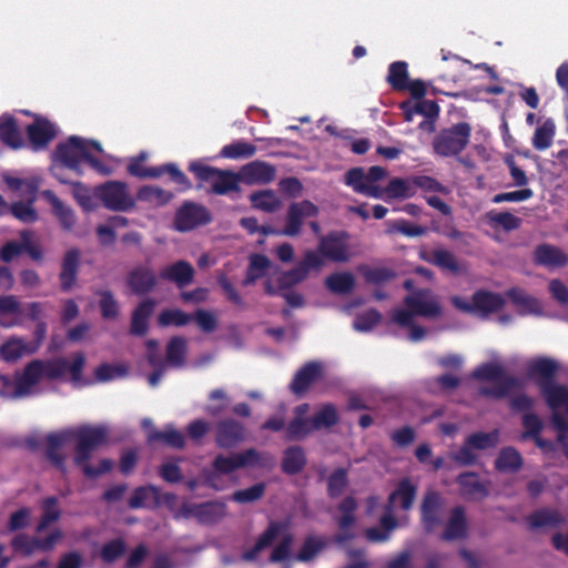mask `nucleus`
Segmentation results:
<instances>
[{"mask_svg":"<svg viewBox=\"0 0 568 568\" xmlns=\"http://www.w3.org/2000/svg\"><path fill=\"white\" fill-rule=\"evenodd\" d=\"M92 151L100 154L104 152L99 141L72 135L65 142L57 145L54 156L61 166L73 171L79 176L83 175L82 162L88 163L90 168L102 176L111 175L112 168L92 155Z\"/></svg>","mask_w":568,"mask_h":568,"instance_id":"1","label":"nucleus"},{"mask_svg":"<svg viewBox=\"0 0 568 568\" xmlns=\"http://www.w3.org/2000/svg\"><path fill=\"white\" fill-rule=\"evenodd\" d=\"M558 365L547 357H539L528 366L530 377H539L537 385L550 409L564 408L568 414V386L554 382Z\"/></svg>","mask_w":568,"mask_h":568,"instance_id":"2","label":"nucleus"},{"mask_svg":"<svg viewBox=\"0 0 568 568\" xmlns=\"http://www.w3.org/2000/svg\"><path fill=\"white\" fill-rule=\"evenodd\" d=\"M67 373V359L63 357L53 359H32L21 374L16 376L12 397H24L32 393L42 378L54 381Z\"/></svg>","mask_w":568,"mask_h":568,"instance_id":"3","label":"nucleus"},{"mask_svg":"<svg viewBox=\"0 0 568 568\" xmlns=\"http://www.w3.org/2000/svg\"><path fill=\"white\" fill-rule=\"evenodd\" d=\"M405 308L392 313V322L397 325H410L414 316L436 318L442 314V306L429 288H418L404 297Z\"/></svg>","mask_w":568,"mask_h":568,"instance_id":"4","label":"nucleus"},{"mask_svg":"<svg viewBox=\"0 0 568 568\" xmlns=\"http://www.w3.org/2000/svg\"><path fill=\"white\" fill-rule=\"evenodd\" d=\"M473 378L478 381H489L496 383L494 387H481L479 394L485 397L501 399L509 393L521 387L518 377L507 375L504 367L495 363H485L476 367L471 373Z\"/></svg>","mask_w":568,"mask_h":568,"instance_id":"5","label":"nucleus"},{"mask_svg":"<svg viewBox=\"0 0 568 568\" xmlns=\"http://www.w3.org/2000/svg\"><path fill=\"white\" fill-rule=\"evenodd\" d=\"M67 430L70 442H75L73 462L78 467L89 462L93 452L108 442L109 430L103 425H82Z\"/></svg>","mask_w":568,"mask_h":568,"instance_id":"6","label":"nucleus"},{"mask_svg":"<svg viewBox=\"0 0 568 568\" xmlns=\"http://www.w3.org/2000/svg\"><path fill=\"white\" fill-rule=\"evenodd\" d=\"M189 171L201 182L211 183V192L217 195H225L230 192H240L241 174L230 170H221L210 166L200 161L189 164Z\"/></svg>","mask_w":568,"mask_h":568,"instance_id":"7","label":"nucleus"},{"mask_svg":"<svg viewBox=\"0 0 568 568\" xmlns=\"http://www.w3.org/2000/svg\"><path fill=\"white\" fill-rule=\"evenodd\" d=\"M273 463V457L268 453H260L255 448H247L240 453L229 456L219 454L212 462L214 471L219 475H229L233 471L253 466L266 467Z\"/></svg>","mask_w":568,"mask_h":568,"instance_id":"8","label":"nucleus"},{"mask_svg":"<svg viewBox=\"0 0 568 568\" xmlns=\"http://www.w3.org/2000/svg\"><path fill=\"white\" fill-rule=\"evenodd\" d=\"M471 126L467 122H458L450 128L443 129L434 138L433 148L436 154L454 156L465 150L469 143Z\"/></svg>","mask_w":568,"mask_h":568,"instance_id":"9","label":"nucleus"},{"mask_svg":"<svg viewBox=\"0 0 568 568\" xmlns=\"http://www.w3.org/2000/svg\"><path fill=\"white\" fill-rule=\"evenodd\" d=\"M146 159V153L142 152L138 156L132 158L126 166L130 175L139 179H158L163 174H169L170 179L182 186L183 190H190L192 183L187 176L178 168L175 163H165L160 166L145 168L143 162Z\"/></svg>","mask_w":568,"mask_h":568,"instance_id":"10","label":"nucleus"},{"mask_svg":"<svg viewBox=\"0 0 568 568\" xmlns=\"http://www.w3.org/2000/svg\"><path fill=\"white\" fill-rule=\"evenodd\" d=\"M94 195L111 211L126 212L135 206L126 183L121 181H108L95 186Z\"/></svg>","mask_w":568,"mask_h":568,"instance_id":"11","label":"nucleus"},{"mask_svg":"<svg viewBox=\"0 0 568 568\" xmlns=\"http://www.w3.org/2000/svg\"><path fill=\"white\" fill-rule=\"evenodd\" d=\"M324 265V261L320 253L308 250L297 265L288 271L280 274L277 277V286L281 291L288 290L307 278L312 270H320Z\"/></svg>","mask_w":568,"mask_h":568,"instance_id":"12","label":"nucleus"},{"mask_svg":"<svg viewBox=\"0 0 568 568\" xmlns=\"http://www.w3.org/2000/svg\"><path fill=\"white\" fill-rule=\"evenodd\" d=\"M211 212L202 204L184 202L175 212L174 227L179 232H189L212 222Z\"/></svg>","mask_w":568,"mask_h":568,"instance_id":"13","label":"nucleus"},{"mask_svg":"<svg viewBox=\"0 0 568 568\" xmlns=\"http://www.w3.org/2000/svg\"><path fill=\"white\" fill-rule=\"evenodd\" d=\"M351 234L347 231H331L326 235L321 236L318 250L322 258L333 262L344 263L351 257L348 253V241Z\"/></svg>","mask_w":568,"mask_h":568,"instance_id":"14","label":"nucleus"},{"mask_svg":"<svg viewBox=\"0 0 568 568\" xmlns=\"http://www.w3.org/2000/svg\"><path fill=\"white\" fill-rule=\"evenodd\" d=\"M247 430L244 424L233 417L220 419L215 424L214 442L221 449H233L244 443Z\"/></svg>","mask_w":568,"mask_h":568,"instance_id":"15","label":"nucleus"},{"mask_svg":"<svg viewBox=\"0 0 568 568\" xmlns=\"http://www.w3.org/2000/svg\"><path fill=\"white\" fill-rule=\"evenodd\" d=\"M125 284L132 294L144 296L152 293L158 287L159 282L151 266L139 264L128 272Z\"/></svg>","mask_w":568,"mask_h":568,"instance_id":"16","label":"nucleus"},{"mask_svg":"<svg viewBox=\"0 0 568 568\" xmlns=\"http://www.w3.org/2000/svg\"><path fill=\"white\" fill-rule=\"evenodd\" d=\"M183 517L195 518L200 524L211 525L225 516L226 506L220 501H204L201 504H183L180 508Z\"/></svg>","mask_w":568,"mask_h":568,"instance_id":"17","label":"nucleus"},{"mask_svg":"<svg viewBox=\"0 0 568 568\" xmlns=\"http://www.w3.org/2000/svg\"><path fill=\"white\" fill-rule=\"evenodd\" d=\"M68 430L52 432L44 437V457L63 476L68 469L65 465L67 456L62 452L63 446L69 443Z\"/></svg>","mask_w":568,"mask_h":568,"instance_id":"18","label":"nucleus"},{"mask_svg":"<svg viewBox=\"0 0 568 568\" xmlns=\"http://www.w3.org/2000/svg\"><path fill=\"white\" fill-rule=\"evenodd\" d=\"M318 214V207L308 200L294 202L288 206L286 225L281 234L286 236H296L301 233L303 221L306 217H315Z\"/></svg>","mask_w":568,"mask_h":568,"instance_id":"19","label":"nucleus"},{"mask_svg":"<svg viewBox=\"0 0 568 568\" xmlns=\"http://www.w3.org/2000/svg\"><path fill=\"white\" fill-rule=\"evenodd\" d=\"M443 498L439 493L428 490L420 505V521L424 530L430 534L442 524Z\"/></svg>","mask_w":568,"mask_h":568,"instance_id":"20","label":"nucleus"},{"mask_svg":"<svg viewBox=\"0 0 568 568\" xmlns=\"http://www.w3.org/2000/svg\"><path fill=\"white\" fill-rule=\"evenodd\" d=\"M417 486L409 478H403L398 481L396 488L389 494L385 511L392 514L395 509L408 511L416 499Z\"/></svg>","mask_w":568,"mask_h":568,"instance_id":"21","label":"nucleus"},{"mask_svg":"<svg viewBox=\"0 0 568 568\" xmlns=\"http://www.w3.org/2000/svg\"><path fill=\"white\" fill-rule=\"evenodd\" d=\"M80 266V250L75 247L68 250L62 257L59 273L60 290L62 292H70L77 285Z\"/></svg>","mask_w":568,"mask_h":568,"instance_id":"22","label":"nucleus"},{"mask_svg":"<svg viewBox=\"0 0 568 568\" xmlns=\"http://www.w3.org/2000/svg\"><path fill=\"white\" fill-rule=\"evenodd\" d=\"M26 131L34 151L45 149L57 135L54 125L45 118H36L32 123L28 124Z\"/></svg>","mask_w":568,"mask_h":568,"instance_id":"23","label":"nucleus"},{"mask_svg":"<svg viewBox=\"0 0 568 568\" xmlns=\"http://www.w3.org/2000/svg\"><path fill=\"white\" fill-rule=\"evenodd\" d=\"M321 376V364L317 362H307L295 373L290 383V390L292 394L300 397L304 395Z\"/></svg>","mask_w":568,"mask_h":568,"instance_id":"24","label":"nucleus"},{"mask_svg":"<svg viewBox=\"0 0 568 568\" xmlns=\"http://www.w3.org/2000/svg\"><path fill=\"white\" fill-rule=\"evenodd\" d=\"M287 529V524L278 520L268 523L266 529L260 535L254 546L242 554V559L247 562L255 561L262 550L270 547L283 530Z\"/></svg>","mask_w":568,"mask_h":568,"instance_id":"25","label":"nucleus"},{"mask_svg":"<svg viewBox=\"0 0 568 568\" xmlns=\"http://www.w3.org/2000/svg\"><path fill=\"white\" fill-rule=\"evenodd\" d=\"M342 516L337 519V526L342 530L336 535L335 541L343 544L354 538V534L349 531L356 523L355 511L357 509V501L353 496L345 497L337 506Z\"/></svg>","mask_w":568,"mask_h":568,"instance_id":"26","label":"nucleus"},{"mask_svg":"<svg viewBox=\"0 0 568 568\" xmlns=\"http://www.w3.org/2000/svg\"><path fill=\"white\" fill-rule=\"evenodd\" d=\"M156 306V301L152 297L142 300L132 311L130 322V334L142 337L149 331V321Z\"/></svg>","mask_w":568,"mask_h":568,"instance_id":"27","label":"nucleus"},{"mask_svg":"<svg viewBox=\"0 0 568 568\" xmlns=\"http://www.w3.org/2000/svg\"><path fill=\"white\" fill-rule=\"evenodd\" d=\"M534 262L548 268H560L568 264V255L558 246L542 243L534 250Z\"/></svg>","mask_w":568,"mask_h":568,"instance_id":"28","label":"nucleus"},{"mask_svg":"<svg viewBox=\"0 0 568 568\" xmlns=\"http://www.w3.org/2000/svg\"><path fill=\"white\" fill-rule=\"evenodd\" d=\"M194 274L195 271L192 264L180 260L163 267L160 272V277L174 283L179 288H183L193 282Z\"/></svg>","mask_w":568,"mask_h":568,"instance_id":"29","label":"nucleus"},{"mask_svg":"<svg viewBox=\"0 0 568 568\" xmlns=\"http://www.w3.org/2000/svg\"><path fill=\"white\" fill-rule=\"evenodd\" d=\"M460 495L468 500H481L489 495L488 487L479 479L477 473L466 471L456 478Z\"/></svg>","mask_w":568,"mask_h":568,"instance_id":"30","label":"nucleus"},{"mask_svg":"<svg viewBox=\"0 0 568 568\" xmlns=\"http://www.w3.org/2000/svg\"><path fill=\"white\" fill-rule=\"evenodd\" d=\"M467 534V518L466 511L463 506H455L449 514L448 521L440 539L445 541H453L463 539Z\"/></svg>","mask_w":568,"mask_h":568,"instance_id":"31","label":"nucleus"},{"mask_svg":"<svg viewBox=\"0 0 568 568\" xmlns=\"http://www.w3.org/2000/svg\"><path fill=\"white\" fill-rule=\"evenodd\" d=\"M241 176L248 184H267L275 179V169L263 161H254L244 165Z\"/></svg>","mask_w":568,"mask_h":568,"instance_id":"32","label":"nucleus"},{"mask_svg":"<svg viewBox=\"0 0 568 568\" xmlns=\"http://www.w3.org/2000/svg\"><path fill=\"white\" fill-rule=\"evenodd\" d=\"M160 504V489L153 485L136 487L128 500L130 509L155 508Z\"/></svg>","mask_w":568,"mask_h":568,"instance_id":"33","label":"nucleus"},{"mask_svg":"<svg viewBox=\"0 0 568 568\" xmlns=\"http://www.w3.org/2000/svg\"><path fill=\"white\" fill-rule=\"evenodd\" d=\"M0 141L2 144L18 150L26 145L23 136L18 128L17 120L10 114L0 116Z\"/></svg>","mask_w":568,"mask_h":568,"instance_id":"34","label":"nucleus"},{"mask_svg":"<svg viewBox=\"0 0 568 568\" xmlns=\"http://www.w3.org/2000/svg\"><path fill=\"white\" fill-rule=\"evenodd\" d=\"M475 305V313L481 315H489L500 311L504 307L505 301L498 293H493L486 290H478L471 297Z\"/></svg>","mask_w":568,"mask_h":568,"instance_id":"35","label":"nucleus"},{"mask_svg":"<svg viewBox=\"0 0 568 568\" xmlns=\"http://www.w3.org/2000/svg\"><path fill=\"white\" fill-rule=\"evenodd\" d=\"M42 197L51 204L52 211L58 217L61 226L65 231H71L77 222L73 210L65 206L63 202L57 196V194L51 190L42 191Z\"/></svg>","mask_w":568,"mask_h":568,"instance_id":"36","label":"nucleus"},{"mask_svg":"<svg viewBox=\"0 0 568 568\" xmlns=\"http://www.w3.org/2000/svg\"><path fill=\"white\" fill-rule=\"evenodd\" d=\"M423 258L436 267L443 271H449L452 274L462 273V266L455 256V254L446 248L438 247L434 248L427 255H424Z\"/></svg>","mask_w":568,"mask_h":568,"instance_id":"37","label":"nucleus"},{"mask_svg":"<svg viewBox=\"0 0 568 568\" xmlns=\"http://www.w3.org/2000/svg\"><path fill=\"white\" fill-rule=\"evenodd\" d=\"M41 517L36 527L37 532L44 531L50 525L57 523L61 518V509L59 508V499L55 496H49L41 500Z\"/></svg>","mask_w":568,"mask_h":568,"instance_id":"38","label":"nucleus"},{"mask_svg":"<svg viewBox=\"0 0 568 568\" xmlns=\"http://www.w3.org/2000/svg\"><path fill=\"white\" fill-rule=\"evenodd\" d=\"M523 457L520 453L511 446L499 450L495 459V468L500 473H517L523 467Z\"/></svg>","mask_w":568,"mask_h":568,"instance_id":"39","label":"nucleus"},{"mask_svg":"<svg viewBox=\"0 0 568 568\" xmlns=\"http://www.w3.org/2000/svg\"><path fill=\"white\" fill-rule=\"evenodd\" d=\"M306 465V456L303 447L290 446L284 450L282 471L286 475H296Z\"/></svg>","mask_w":568,"mask_h":568,"instance_id":"40","label":"nucleus"},{"mask_svg":"<svg viewBox=\"0 0 568 568\" xmlns=\"http://www.w3.org/2000/svg\"><path fill=\"white\" fill-rule=\"evenodd\" d=\"M174 194L156 185H143L138 190L136 199L155 206L168 204Z\"/></svg>","mask_w":568,"mask_h":568,"instance_id":"41","label":"nucleus"},{"mask_svg":"<svg viewBox=\"0 0 568 568\" xmlns=\"http://www.w3.org/2000/svg\"><path fill=\"white\" fill-rule=\"evenodd\" d=\"M379 527H371L365 531V537L372 542H384L389 539L390 532L397 527V520L394 515L385 514L379 519Z\"/></svg>","mask_w":568,"mask_h":568,"instance_id":"42","label":"nucleus"},{"mask_svg":"<svg viewBox=\"0 0 568 568\" xmlns=\"http://www.w3.org/2000/svg\"><path fill=\"white\" fill-rule=\"evenodd\" d=\"M556 134V124L551 118L546 119L537 129L532 135V146L537 151H545L552 145V141Z\"/></svg>","mask_w":568,"mask_h":568,"instance_id":"43","label":"nucleus"},{"mask_svg":"<svg viewBox=\"0 0 568 568\" xmlns=\"http://www.w3.org/2000/svg\"><path fill=\"white\" fill-rule=\"evenodd\" d=\"M149 442H162L166 446L182 449L185 446L184 435L175 429L172 425L166 426L163 430H153L148 436Z\"/></svg>","mask_w":568,"mask_h":568,"instance_id":"44","label":"nucleus"},{"mask_svg":"<svg viewBox=\"0 0 568 568\" xmlns=\"http://www.w3.org/2000/svg\"><path fill=\"white\" fill-rule=\"evenodd\" d=\"M270 266L271 262L266 255L252 254L250 256V263L245 278L243 280V285L247 286L255 283L267 273Z\"/></svg>","mask_w":568,"mask_h":568,"instance_id":"45","label":"nucleus"},{"mask_svg":"<svg viewBox=\"0 0 568 568\" xmlns=\"http://www.w3.org/2000/svg\"><path fill=\"white\" fill-rule=\"evenodd\" d=\"M326 547V542L322 537L318 536H307L300 550L295 555L294 559L300 562H310L317 555H320L324 548Z\"/></svg>","mask_w":568,"mask_h":568,"instance_id":"46","label":"nucleus"},{"mask_svg":"<svg viewBox=\"0 0 568 568\" xmlns=\"http://www.w3.org/2000/svg\"><path fill=\"white\" fill-rule=\"evenodd\" d=\"M251 204L254 209L273 213L281 206V200L273 190H263L253 192L250 195Z\"/></svg>","mask_w":568,"mask_h":568,"instance_id":"47","label":"nucleus"},{"mask_svg":"<svg viewBox=\"0 0 568 568\" xmlns=\"http://www.w3.org/2000/svg\"><path fill=\"white\" fill-rule=\"evenodd\" d=\"M326 287L334 294H348L355 287V277L352 273H333L325 280Z\"/></svg>","mask_w":568,"mask_h":568,"instance_id":"48","label":"nucleus"},{"mask_svg":"<svg viewBox=\"0 0 568 568\" xmlns=\"http://www.w3.org/2000/svg\"><path fill=\"white\" fill-rule=\"evenodd\" d=\"M408 79V64L405 61H395L389 64L386 80L393 90L405 91Z\"/></svg>","mask_w":568,"mask_h":568,"instance_id":"49","label":"nucleus"},{"mask_svg":"<svg viewBox=\"0 0 568 568\" xmlns=\"http://www.w3.org/2000/svg\"><path fill=\"white\" fill-rule=\"evenodd\" d=\"M256 153V146L244 140H237L230 144L224 145L220 155L224 159H250Z\"/></svg>","mask_w":568,"mask_h":568,"instance_id":"50","label":"nucleus"},{"mask_svg":"<svg viewBox=\"0 0 568 568\" xmlns=\"http://www.w3.org/2000/svg\"><path fill=\"white\" fill-rule=\"evenodd\" d=\"M528 521L530 527L534 529L556 527L562 523V517L557 510L541 508L530 514Z\"/></svg>","mask_w":568,"mask_h":568,"instance_id":"51","label":"nucleus"},{"mask_svg":"<svg viewBox=\"0 0 568 568\" xmlns=\"http://www.w3.org/2000/svg\"><path fill=\"white\" fill-rule=\"evenodd\" d=\"M312 424L314 430H320L322 428H331L335 426L338 420V414L336 407L331 404H324L321 409L315 413L312 417Z\"/></svg>","mask_w":568,"mask_h":568,"instance_id":"52","label":"nucleus"},{"mask_svg":"<svg viewBox=\"0 0 568 568\" xmlns=\"http://www.w3.org/2000/svg\"><path fill=\"white\" fill-rule=\"evenodd\" d=\"M358 272L368 284H383L395 278L396 273L394 270L388 267H372L368 265H359Z\"/></svg>","mask_w":568,"mask_h":568,"instance_id":"53","label":"nucleus"},{"mask_svg":"<svg viewBox=\"0 0 568 568\" xmlns=\"http://www.w3.org/2000/svg\"><path fill=\"white\" fill-rule=\"evenodd\" d=\"M192 321V315L180 308L163 310L158 316V324L162 327H182Z\"/></svg>","mask_w":568,"mask_h":568,"instance_id":"54","label":"nucleus"},{"mask_svg":"<svg viewBox=\"0 0 568 568\" xmlns=\"http://www.w3.org/2000/svg\"><path fill=\"white\" fill-rule=\"evenodd\" d=\"M347 486V469L337 468L327 478V496L332 499L338 498L342 496Z\"/></svg>","mask_w":568,"mask_h":568,"instance_id":"55","label":"nucleus"},{"mask_svg":"<svg viewBox=\"0 0 568 568\" xmlns=\"http://www.w3.org/2000/svg\"><path fill=\"white\" fill-rule=\"evenodd\" d=\"M186 354V341L182 336L172 337L166 345V362L172 366H181Z\"/></svg>","mask_w":568,"mask_h":568,"instance_id":"56","label":"nucleus"},{"mask_svg":"<svg viewBox=\"0 0 568 568\" xmlns=\"http://www.w3.org/2000/svg\"><path fill=\"white\" fill-rule=\"evenodd\" d=\"M499 439V433L497 429L484 433V432H476L471 433L466 437V442L469 446H471L474 449L477 450H485L488 448H494L497 446Z\"/></svg>","mask_w":568,"mask_h":568,"instance_id":"57","label":"nucleus"},{"mask_svg":"<svg viewBox=\"0 0 568 568\" xmlns=\"http://www.w3.org/2000/svg\"><path fill=\"white\" fill-rule=\"evenodd\" d=\"M314 430L312 419L293 418L285 428V437L287 440H301Z\"/></svg>","mask_w":568,"mask_h":568,"instance_id":"58","label":"nucleus"},{"mask_svg":"<svg viewBox=\"0 0 568 568\" xmlns=\"http://www.w3.org/2000/svg\"><path fill=\"white\" fill-rule=\"evenodd\" d=\"M97 295L100 297L99 308L101 316L104 320H115L119 316L120 307L113 293L110 290H101L97 292Z\"/></svg>","mask_w":568,"mask_h":568,"instance_id":"59","label":"nucleus"},{"mask_svg":"<svg viewBox=\"0 0 568 568\" xmlns=\"http://www.w3.org/2000/svg\"><path fill=\"white\" fill-rule=\"evenodd\" d=\"M414 193L410 182L402 178L392 179L385 187L386 199H407Z\"/></svg>","mask_w":568,"mask_h":568,"instance_id":"60","label":"nucleus"},{"mask_svg":"<svg viewBox=\"0 0 568 568\" xmlns=\"http://www.w3.org/2000/svg\"><path fill=\"white\" fill-rule=\"evenodd\" d=\"M34 202L30 201H17L10 206V213L19 221L23 223H34L39 219L37 210L33 207Z\"/></svg>","mask_w":568,"mask_h":568,"instance_id":"61","label":"nucleus"},{"mask_svg":"<svg viewBox=\"0 0 568 568\" xmlns=\"http://www.w3.org/2000/svg\"><path fill=\"white\" fill-rule=\"evenodd\" d=\"M266 491L265 483H257L248 488L236 490L231 499L239 504L254 503L263 498Z\"/></svg>","mask_w":568,"mask_h":568,"instance_id":"62","label":"nucleus"},{"mask_svg":"<svg viewBox=\"0 0 568 568\" xmlns=\"http://www.w3.org/2000/svg\"><path fill=\"white\" fill-rule=\"evenodd\" d=\"M125 541L122 538H114L102 546L100 557L103 562L112 564L121 558L125 554Z\"/></svg>","mask_w":568,"mask_h":568,"instance_id":"63","label":"nucleus"},{"mask_svg":"<svg viewBox=\"0 0 568 568\" xmlns=\"http://www.w3.org/2000/svg\"><path fill=\"white\" fill-rule=\"evenodd\" d=\"M507 295L516 306L521 307L526 313H535L539 308L538 300L520 288H511L507 292Z\"/></svg>","mask_w":568,"mask_h":568,"instance_id":"64","label":"nucleus"}]
</instances>
